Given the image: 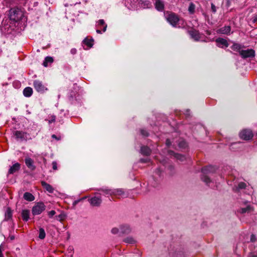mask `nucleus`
<instances>
[{"label":"nucleus","mask_w":257,"mask_h":257,"mask_svg":"<svg viewBox=\"0 0 257 257\" xmlns=\"http://www.w3.org/2000/svg\"><path fill=\"white\" fill-rule=\"evenodd\" d=\"M167 21L174 27L181 28L185 26V23L183 19L174 13H169L166 14Z\"/></svg>","instance_id":"obj_1"},{"label":"nucleus","mask_w":257,"mask_h":257,"mask_svg":"<svg viewBox=\"0 0 257 257\" xmlns=\"http://www.w3.org/2000/svg\"><path fill=\"white\" fill-rule=\"evenodd\" d=\"M23 16L21 10L17 7L13 8L10 10V18L14 21H19L21 20Z\"/></svg>","instance_id":"obj_2"},{"label":"nucleus","mask_w":257,"mask_h":257,"mask_svg":"<svg viewBox=\"0 0 257 257\" xmlns=\"http://www.w3.org/2000/svg\"><path fill=\"white\" fill-rule=\"evenodd\" d=\"M33 86L37 92L41 93H44L48 90L47 85L39 80H34Z\"/></svg>","instance_id":"obj_3"},{"label":"nucleus","mask_w":257,"mask_h":257,"mask_svg":"<svg viewBox=\"0 0 257 257\" xmlns=\"http://www.w3.org/2000/svg\"><path fill=\"white\" fill-rule=\"evenodd\" d=\"M46 209V206L42 202H39L35 204L33 207L32 212L33 215L40 214Z\"/></svg>","instance_id":"obj_4"},{"label":"nucleus","mask_w":257,"mask_h":257,"mask_svg":"<svg viewBox=\"0 0 257 257\" xmlns=\"http://www.w3.org/2000/svg\"><path fill=\"white\" fill-rule=\"evenodd\" d=\"M239 137L244 140L248 141L253 137V133L251 130L244 129L239 133Z\"/></svg>","instance_id":"obj_5"},{"label":"nucleus","mask_w":257,"mask_h":257,"mask_svg":"<svg viewBox=\"0 0 257 257\" xmlns=\"http://www.w3.org/2000/svg\"><path fill=\"white\" fill-rule=\"evenodd\" d=\"M241 57L243 59L247 58H253L255 56V51L252 49L247 50H242L240 51Z\"/></svg>","instance_id":"obj_6"},{"label":"nucleus","mask_w":257,"mask_h":257,"mask_svg":"<svg viewBox=\"0 0 257 257\" xmlns=\"http://www.w3.org/2000/svg\"><path fill=\"white\" fill-rule=\"evenodd\" d=\"M13 136L15 137L16 139L18 140H27V134L24 132L20 131H16L13 132Z\"/></svg>","instance_id":"obj_7"},{"label":"nucleus","mask_w":257,"mask_h":257,"mask_svg":"<svg viewBox=\"0 0 257 257\" xmlns=\"http://www.w3.org/2000/svg\"><path fill=\"white\" fill-rule=\"evenodd\" d=\"M89 202L93 206H99L102 202L100 196H94L89 199Z\"/></svg>","instance_id":"obj_8"},{"label":"nucleus","mask_w":257,"mask_h":257,"mask_svg":"<svg viewBox=\"0 0 257 257\" xmlns=\"http://www.w3.org/2000/svg\"><path fill=\"white\" fill-rule=\"evenodd\" d=\"M25 163L27 167L31 171H34L36 167L34 165V160L30 157H26L25 159Z\"/></svg>","instance_id":"obj_9"},{"label":"nucleus","mask_w":257,"mask_h":257,"mask_svg":"<svg viewBox=\"0 0 257 257\" xmlns=\"http://www.w3.org/2000/svg\"><path fill=\"white\" fill-rule=\"evenodd\" d=\"M215 42L217 46L220 48H227L229 46V44L227 40L222 38H218L216 39Z\"/></svg>","instance_id":"obj_10"},{"label":"nucleus","mask_w":257,"mask_h":257,"mask_svg":"<svg viewBox=\"0 0 257 257\" xmlns=\"http://www.w3.org/2000/svg\"><path fill=\"white\" fill-rule=\"evenodd\" d=\"M191 37L195 41H198L200 40L201 36L200 34L198 31L192 29L188 32Z\"/></svg>","instance_id":"obj_11"},{"label":"nucleus","mask_w":257,"mask_h":257,"mask_svg":"<svg viewBox=\"0 0 257 257\" xmlns=\"http://www.w3.org/2000/svg\"><path fill=\"white\" fill-rule=\"evenodd\" d=\"M130 1V4L132 5V7H135L137 6L138 4H144V6L148 7L149 5V1H143V0H128Z\"/></svg>","instance_id":"obj_12"},{"label":"nucleus","mask_w":257,"mask_h":257,"mask_svg":"<svg viewBox=\"0 0 257 257\" xmlns=\"http://www.w3.org/2000/svg\"><path fill=\"white\" fill-rule=\"evenodd\" d=\"M21 168V165L19 163H16L10 167L9 170L8 174H13L18 172Z\"/></svg>","instance_id":"obj_13"},{"label":"nucleus","mask_w":257,"mask_h":257,"mask_svg":"<svg viewBox=\"0 0 257 257\" xmlns=\"http://www.w3.org/2000/svg\"><path fill=\"white\" fill-rule=\"evenodd\" d=\"M107 25L105 23L104 21L102 19L99 20L97 22V27L98 29H102V32H105L106 30Z\"/></svg>","instance_id":"obj_14"},{"label":"nucleus","mask_w":257,"mask_h":257,"mask_svg":"<svg viewBox=\"0 0 257 257\" xmlns=\"http://www.w3.org/2000/svg\"><path fill=\"white\" fill-rule=\"evenodd\" d=\"M216 168L212 166H208L205 167L202 169V172L204 174H207L209 173H213L215 172Z\"/></svg>","instance_id":"obj_15"},{"label":"nucleus","mask_w":257,"mask_h":257,"mask_svg":"<svg viewBox=\"0 0 257 257\" xmlns=\"http://www.w3.org/2000/svg\"><path fill=\"white\" fill-rule=\"evenodd\" d=\"M231 31V27L229 26H225L224 27H223L221 28H220L218 30V33L222 34H225V35H228L230 34Z\"/></svg>","instance_id":"obj_16"},{"label":"nucleus","mask_w":257,"mask_h":257,"mask_svg":"<svg viewBox=\"0 0 257 257\" xmlns=\"http://www.w3.org/2000/svg\"><path fill=\"white\" fill-rule=\"evenodd\" d=\"M98 190L101 192L100 195L102 194L104 195H112L113 194V190L109 189L107 188H100Z\"/></svg>","instance_id":"obj_17"},{"label":"nucleus","mask_w":257,"mask_h":257,"mask_svg":"<svg viewBox=\"0 0 257 257\" xmlns=\"http://www.w3.org/2000/svg\"><path fill=\"white\" fill-rule=\"evenodd\" d=\"M131 229L128 225H121L120 226V234H126L131 232Z\"/></svg>","instance_id":"obj_18"},{"label":"nucleus","mask_w":257,"mask_h":257,"mask_svg":"<svg viewBox=\"0 0 257 257\" xmlns=\"http://www.w3.org/2000/svg\"><path fill=\"white\" fill-rule=\"evenodd\" d=\"M41 185L49 193H52L54 192V188L53 187L46 182L42 181Z\"/></svg>","instance_id":"obj_19"},{"label":"nucleus","mask_w":257,"mask_h":257,"mask_svg":"<svg viewBox=\"0 0 257 257\" xmlns=\"http://www.w3.org/2000/svg\"><path fill=\"white\" fill-rule=\"evenodd\" d=\"M141 153L145 156H150L151 154V150L147 146H142L141 148Z\"/></svg>","instance_id":"obj_20"},{"label":"nucleus","mask_w":257,"mask_h":257,"mask_svg":"<svg viewBox=\"0 0 257 257\" xmlns=\"http://www.w3.org/2000/svg\"><path fill=\"white\" fill-rule=\"evenodd\" d=\"M33 89L30 87H26L23 90V94L25 97H30L33 94Z\"/></svg>","instance_id":"obj_21"},{"label":"nucleus","mask_w":257,"mask_h":257,"mask_svg":"<svg viewBox=\"0 0 257 257\" xmlns=\"http://www.w3.org/2000/svg\"><path fill=\"white\" fill-rule=\"evenodd\" d=\"M155 7L159 11H162L164 9V5L160 0H157L155 3Z\"/></svg>","instance_id":"obj_22"},{"label":"nucleus","mask_w":257,"mask_h":257,"mask_svg":"<svg viewBox=\"0 0 257 257\" xmlns=\"http://www.w3.org/2000/svg\"><path fill=\"white\" fill-rule=\"evenodd\" d=\"M93 41H94L93 39H89L86 38L84 39V40L83 41V43L84 45H86L88 48H91L93 45Z\"/></svg>","instance_id":"obj_23"},{"label":"nucleus","mask_w":257,"mask_h":257,"mask_svg":"<svg viewBox=\"0 0 257 257\" xmlns=\"http://www.w3.org/2000/svg\"><path fill=\"white\" fill-rule=\"evenodd\" d=\"M23 197L25 199V200L28 201H34L35 199V197L29 192L25 193Z\"/></svg>","instance_id":"obj_24"},{"label":"nucleus","mask_w":257,"mask_h":257,"mask_svg":"<svg viewBox=\"0 0 257 257\" xmlns=\"http://www.w3.org/2000/svg\"><path fill=\"white\" fill-rule=\"evenodd\" d=\"M112 195H115L119 197H122L124 195L123 190L121 189H117L113 190Z\"/></svg>","instance_id":"obj_25"},{"label":"nucleus","mask_w":257,"mask_h":257,"mask_svg":"<svg viewBox=\"0 0 257 257\" xmlns=\"http://www.w3.org/2000/svg\"><path fill=\"white\" fill-rule=\"evenodd\" d=\"M30 211L28 210H24L22 212V217L24 221H27L29 219Z\"/></svg>","instance_id":"obj_26"},{"label":"nucleus","mask_w":257,"mask_h":257,"mask_svg":"<svg viewBox=\"0 0 257 257\" xmlns=\"http://www.w3.org/2000/svg\"><path fill=\"white\" fill-rule=\"evenodd\" d=\"M242 47L243 46L241 45L238 43H233V44L231 46V49L234 51L238 52L239 54L240 51L242 50L241 49Z\"/></svg>","instance_id":"obj_27"},{"label":"nucleus","mask_w":257,"mask_h":257,"mask_svg":"<svg viewBox=\"0 0 257 257\" xmlns=\"http://www.w3.org/2000/svg\"><path fill=\"white\" fill-rule=\"evenodd\" d=\"M53 62V58L52 57L47 56L45 58L43 63V65L44 67H47L49 63H52Z\"/></svg>","instance_id":"obj_28"},{"label":"nucleus","mask_w":257,"mask_h":257,"mask_svg":"<svg viewBox=\"0 0 257 257\" xmlns=\"http://www.w3.org/2000/svg\"><path fill=\"white\" fill-rule=\"evenodd\" d=\"M12 217V212L10 208H8L5 213V220L8 221Z\"/></svg>","instance_id":"obj_29"},{"label":"nucleus","mask_w":257,"mask_h":257,"mask_svg":"<svg viewBox=\"0 0 257 257\" xmlns=\"http://www.w3.org/2000/svg\"><path fill=\"white\" fill-rule=\"evenodd\" d=\"M170 153L171 154H173L174 157L177 159V160H180L181 161H183L184 160H185V157L183 155H182L180 154H177V153H175L173 151H171L170 152Z\"/></svg>","instance_id":"obj_30"},{"label":"nucleus","mask_w":257,"mask_h":257,"mask_svg":"<svg viewBox=\"0 0 257 257\" xmlns=\"http://www.w3.org/2000/svg\"><path fill=\"white\" fill-rule=\"evenodd\" d=\"M195 5L193 3H191L188 8V12L190 14H193L195 13Z\"/></svg>","instance_id":"obj_31"},{"label":"nucleus","mask_w":257,"mask_h":257,"mask_svg":"<svg viewBox=\"0 0 257 257\" xmlns=\"http://www.w3.org/2000/svg\"><path fill=\"white\" fill-rule=\"evenodd\" d=\"M46 236V233L44 229L43 228H40L39 229V237L41 239H43L45 238Z\"/></svg>","instance_id":"obj_32"},{"label":"nucleus","mask_w":257,"mask_h":257,"mask_svg":"<svg viewBox=\"0 0 257 257\" xmlns=\"http://www.w3.org/2000/svg\"><path fill=\"white\" fill-rule=\"evenodd\" d=\"M123 241L125 243L133 244L135 243V239L131 236L127 237L124 239Z\"/></svg>","instance_id":"obj_33"},{"label":"nucleus","mask_w":257,"mask_h":257,"mask_svg":"<svg viewBox=\"0 0 257 257\" xmlns=\"http://www.w3.org/2000/svg\"><path fill=\"white\" fill-rule=\"evenodd\" d=\"M250 207L249 206H247L245 208H241L238 211L240 213L243 214L246 212H249L250 211Z\"/></svg>","instance_id":"obj_34"},{"label":"nucleus","mask_w":257,"mask_h":257,"mask_svg":"<svg viewBox=\"0 0 257 257\" xmlns=\"http://www.w3.org/2000/svg\"><path fill=\"white\" fill-rule=\"evenodd\" d=\"M202 180L206 184H208L210 182L211 180L210 178H209L207 176L204 175L201 178Z\"/></svg>","instance_id":"obj_35"},{"label":"nucleus","mask_w":257,"mask_h":257,"mask_svg":"<svg viewBox=\"0 0 257 257\" xmlns=\"http://www.w3.org/2000/svg\"><path fill=\"white\" fill-rule=\"evenodd\" d=\"M140 132L141 135L144 137H147L149 136V134L146 130L141 129Z\"/></svg>","instance_id":"obj_36"},{"label":"nucleus","mask_w":257,"mask_h":257,"mask_svg":"<svg viewBox=\"0 0 257 257\" xmlns=\"http://www.w3.org/2000/svg\"><path fill=\"white\" fill-rule=\"evenodd\" d=\"M56 218L57 220L60 221L63 220L65 218V215L64 213H61L58 216H56Z\"/></svg>","instance_id":"obj_37"},{"label":"nucleus","mask_w":257,"mask_h":257,"mask_svg":"<svg viewBox=\"0 0 257 257\" xmlns=\"http://www.w3.org/2000/svg\"><path fill=\"white\" fill-rule=\"evenodd\" d=\"M179 146L180 148H185L187 147V144L185 141H183L179 143Z\"/></svg>","instance_id":"obj_38"},{"label":"nucleus","mask_w":257,"mask_h":257,"mask_svg":"<svg viewBox=\"0 0 257 257\" xmlns=\"http://www.w3.org/2000/svg\"><path fill=\"white\" fill-rule=\"evenodd\" d=\"M246 187V184L244 182H240L238 185V188L239 189H244Z\"/></svg>","instance_id":"obj_39"},{"label":"nucleus","mask_w":257,"mask_h":257,"mask_svg":"<svg viewBox=\"0 0 257 257\" xmlns=\"http://www.w3.org/2000/svg\"><path fill=\"white\" fill-rule=\"evenodd\" d=\"M85 198V197H83L82 198H80L79 199H78V200H75L73 202V206H75V205H76V204H77L79 202L82 201L83 200H84V199Z\"/></svg>","instance_id":"obj_40"},{"label":"nucleus","mask_w":257,"mask_h":257,"mask_svg":"<svg viewBox=\"0 0 257 257\" xmlns=\"http://www.w3.org/2000/svg\"><path fill=\"white\" fill-rule=\"evenodd\" d=\"M118 232L120 233V230H119V229L118 228H116V227L113 228L111 229V233L114 234H117Z\"/></svg>","instance_id":"obj_41"},{"label":"nucleus","mask_w":257,"mask_h":257,"mask_svg":"<svg viewBox=\"0 0 257 257\" xmlns=\"http://www.w3.org/2000/svg\"><path fill=\"white\" fill-rule=\"evenodd\" d=\"M56 214V212L54 210H51L48 213V215L50 218L52 217Z\"/></svg>","instance_id":"obj_42"},{"label":"nucleus","mask_w":257,"mask_h":257,"mask_svg":"<svg viewBox=\"0 0 257 257\" xmlns=\"http://www.w3.org/2000/svg\"><path fill=\"white\" fill-rule=\"evenodd\" d=\"M211 9L212 12L213 13H215L216 12V7L213 3H211Z\"/></svg>","instance_id":"obj_43"},{"label":"nucleus","mask_w":257,"mask_h":257,"mask_svg":"<svg viewBox=\"0 0 257 257\" xmlns=\"http://www.w3.org/2000/svg\"><path fill=\"white\" fill-rule=\"evenodd\" d=\"M52 167L54 170H57V164L56 162L53 161L52 162Z\"/></svg>","instance_id":"obj_44"},{"label":"nucleus","mask_w":257,"mask_h":257,"mask_svg":"<svg viewBox=\"0 0 257 257\" xmlns=\"http://www.w3.org/2000/svg\"><path fill=\"white\" fill-rule=\"evenodd\" d=\"M70 53L72 55H75L77 53V50L75 48H72L70 50Z\"/></svg>","instance_id":"obj_45"},{"label":"nucleus","mask_w":257,"mask_h":257,"mask_svg":"<svg viewBox=\"0 0 257 257\" xmlns=\"http://www.w3.org/2000/svg\"><path fill=\"white\" fill-rule=\"evenodd\" d=\"M255 240H256V237H255V235L251 234V235L250 236V241L252 242H254L255 241Z\"/></svg>","instance_id":"obj_46"},{"label":"nucleus","mask_w":257,"mask_h":257,"mask_svg":"<svg viewBox=\"0 0 257 257\" xmlns=\"http://www.w3.org/2000/svg\"><path fill=\"white\" fill-rule=\"evenodd\" d=\"M166 145L168 146V147H169L171 144V142L170 141V140L169 139H167L166 141Z\"/></svg>","instance_id":"obj_47"},{"label":"nucleus","mask_w":257,"mask_h":257,"mask_svg":"<svg viewBox=\"0 0 257 257\" xmlns=\"http://www.w3.org/2000/svg\"><path fill=\"white\" fill-rule=\"evenodd\" d=\"M148 161V159H141L140 160V162L141 163H146Z\"/></svg>","instance_id":"obj_48"},{"label":"nucleus","mask_w":257,"mask_h":257,"mask_svg":"<svg viewBox=\"0 0 257 257\" xmlns=\"http://www.w3.org/2000/svg\"><path fill=\"white\" fill-rule=\"evenodd\" d=\"M9 238L11 240H13L15 239V236L14 235H10L9 237Z\"/></svg>","instance_id":"obj_49"},{"label":"nucleus","mask_w":257,"mask_h":257,"mask_svg":"<svg viewBox=\"0 0 257 257\" xmlns=\"http://www.w3.org/2000/svg\"><path fill=\"white\" fill-rule=\"evenodd\" d=\"M2 245H0V257H4V255L2 253V251L1 249Z\"/></svg>","instance_id":"obj_50"},{"label":"nucleus","mask_w":257,"mask_h":257,"mask_svg":"<svg viewBox=\"0 0 257 257\" xmlns=\"http://www.w3.org/2000/svg\"><path fill=\"white\" fill-rule=\"evenodd\" d=\"M100 29H97L96 30V33H98V34H102V31L100 30Z\"/></svg>","instance_id":"obj_51"},{"label":"nucleus","mask_w":257,"mask_h":257,"mask_svg":"<svg viewBox=\"0 0 257 257\" xmlns=\"http://www.w3.org/2000/svg\"><path fill=\"white\" fill-rule=\"evenodd\" d=\"M52 138L57 140H59L58 139H57V136L55 135H53L52 136Z\"/></svg>","instance_id":"obj_52"},{"label":"nucleus","mask_w":257,"mask_h":257,"mask_svg":"<svg viewBox=\"0 0 257 257\" xmlns=\"http://www.w3.org/2000/svg\"><path fill=\"white\" fill-rule=\"evenodd\" d=\"M249 257H257V255L254 254H250Z\"/></svg>","instance_id":"obj_53"},{"label":"nucleus","mask_w":257,"mask_h":257,"mask_svg":"<svg viewBox=\"0 0 257 257\" xmlns=\"http://www.w3.org/2000/svg\"><path fill=\"white\" fill-rule=\"evenodd\" d=\"M55 116H54V117H53V118H52V120H51V122H52V121H55Z\"/></svg>","instance_id":"obj_54"},{"label":"nucleus","mask_w":257,"mask_h":257,"mask_svg":"<svg viewBox=\"0 0 257 257\" xmlns=\"http://www.w3.org/2000/svg\"><path fill=\"white\" fill-rule=\"evenodd\" d=\"M159 175H160V171L158 170V171L156 172Z\"/></svg>","instance_id":"obj_55"},{"label":"nucleus","mask_w":257,"mask_h":257,"mask_svg":"<svg viewBox=\"0 0 257 257\" xmlns=\"http://www.w3.org/2000/svg\"><path fill=\"white\" fill-rule=\"evenodd\" d=\"M256 136H257V132H256Z\"/></svg>","instance_id":"obj_56"}]
</instances>
